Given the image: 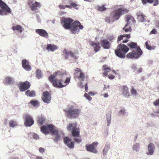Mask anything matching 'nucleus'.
<instances>
[{
  "label": "nucleus",
  "mask_w": 159,
  "mask_h": 159,
  "mask_svg": "<svg viewBox=\"0 0 159 159\" xmlns=\"http://www.w3.org/2000/svg\"><path fill=\"white\" fill-rule=\"evenodd\" d=\"M138 19L141 22L146 21V17L145 15L141 12H138L136 14Z\"/></svg>",
  "instance_id": "26"
},
{
  "label": "nucleus",
  "mask_w": 159,
  "mask_h": 159,
  "mask_svg": "<svg viewBox=\"0 0 159 159\" xmlns=\"http://www.w3.org/2000/svg\"><path fill=\"white\" fill-rule=\"evenodd\" d=\"M129 50V48L126 45L120 43L117 47V49L115 50L116 55L121 58H124L125 54Z\"/></svg>",
  "instance_id": "3"
},
{
  "label": "nucleus",
  "mask_w": 159,
  "mask_h": 159,
  "mask_svg": "<svg viewBox=\"0 0 159 159\" xmlns=\"http://www.w3.org/2000/svg\"><path fill=\"white\" fill-rule=\"evenodd\" d=\"M139 148V145L138 143H136L133 146V149L134 150L137 151Z\"/></svg>",
  "instance_id": "44"
},
{
  "label": "nucleus",
  "mask_w": 159,
  "mask_h": 159,
  "mask_svg": "<svg viewBox=\"0 0 159 159\" xmlns=\"http://www.w3.org/2000/svg\"><path fill=\"white\" fill-rule=\"evenodd\" d=\"M106 8L105 7L104 5L99 6L98 7V10L99 11H104L106 10Z\"/></svg>",
  "instance_id": "43"
},
{
  "label": "nucleus",
  "mask_w": 159,
  "mask_h": 159,
  "mask_svg": "<svg viewBox=\"0 0 159 159\" xmlns=\"http://www.w3.org/2000/svg\"><path fill=\"white\" fill-rule=\"evenodd\" d=\"M25 94L28 96L34 97L35 96V93L34 91L28 90L25 92Z\"/></svg>",
  "instance_id": "31"
},
{
  "label": "nucleus",
  "mask_w": 159,
  "mask_h": 159,
  "mask_svg": "<svg viewBox=\"0 0 159 159\" xmlns=\"http://www.w3.org/2000/svg\"><path fill=\"white\" fill-rule=\"evenodd\" d=\"M59 133V131L58 130V132L57 134H55L54 133H52L51 134L52 135H54L55 136V137H54L53 139L54 142H58V141L60 139V136L58 134Z\"/></svg>",
  "instance_id": "34"
},
{
  "label": "nucleus",
  "mask_w": 159,
  "mask_h": 159,
  "mask_svg": "<svg viewBox=\"0 0 159 159\" xmlns=\"http://www.w3.org/2000/svg\"><path fill=\"white\" fill-rule=\"evenodd\" d=\"M85 91L86 92H88V85H87V83H86V84L85 85Z\"/></svg>",
  "instance_id": "58"
},
{
  "label": "nucleus",
  "mask_w": 159,
  "mask_h": 159,
  "mask_svg": "<svg viewBox=\"0 0 159 159\" xmlns=\"http://www.w3.org/2000/svg\"><path fill=\"white\" fill-rule=\"evenodd\" d=\"M142 68H139L138 70V72H142Z\"/></svg>",
  "instance_id": "61"
},
{
  "label": "nucleus",
  "mask_w": 159,
  "mask_h": 159,
  "mask_svg": "<svg viewBox=\"0 0 159 159\" xmlns=\"http://www.w3.org/2000/svg\"><path fill=\"white\" fill-rule=\"evenodd\" d=\"M35 159H43V157L40 156H36Z\"/></svg>",
  "instance_id": "59"
},
{
  "label": "nucleus",
  "mask_w": 159,
  "mask_h": 159,
  "mask_svg": "<svg viewBox=\"0 0 159 159\" xmlns=\"http://www.w3.org/2000/svg\"><path fill=\"white\" fill-rule=\"evenodd\" d=\"M53 85L58 88H62L64 87L68 84L70 80H50Z\"/></svg>",
  "instance_id": "9"
},
{
  "label": "nucleus",
  "mask_w": 159,
  "mask_h": 159,
  "mask_svg": "<svg viewBox=\"0 0 159 159\" xmlns=\"http://www.w3.org/2000/svg\"><path fill=\"white\" fill-rule=\"evenodd\" d=\"M39 151L41 153H43L45 151V149L43 148H39Z\"/></svg>",
  "instance_id": "55"
},
{
  "label": "nucleus",
  "mask_w": 159,
  "mask_h": 159,
  "mask_svg": "<svg viewBox=\"0 0 159 159\" xmlns=\"http://www.w3.org/2000/svg\"><path fill=\"white\" fill-rule=\"evenodd\" d=\"M11 79H12V78L10 77H7L6 78V80H11Z\"/></svg>",
  "instance_id": "62"
},
{
  "label": "nucleus",
  "mask_w": 159,
  "mask_h": 159,
  "mask_svg": "<svg viewBox=\"0 0 159 159\" xmlns=\"http://www.w3.org/2000/svg\"><path fill=\"white\" fill-rule=\"evenodd\" d=\"M90 44L93 47L95 52H97L100 50L101 47L99 43H96L93 41H92L90 42Z\"/></svg>",
  "instance_id": "23"
},
{
  "label": "nucleus",
  "mask_w": 159,
  "mask_h": 159,
  "mask_svg": "<svg viewBox=\"0 0 159 159\" xmlns=\"http://www.w3.org/2000/svg\"><path fill=\"white\" fill-rule=\"evenodd\" d=\"M12 80H6L4 82V84H10Z\"/></svg>",
  "instance_id": "50"
},
{
  "label": "nucleus",
  "mask_w": 159,
  "mask_h": 159,
  "mask_svg": "<svg viewBox=\"0 0 159 159\" xmlns=\"http://www.w3.org/2000/svg\"><path fill=\"white\" fill-rule=\"evenodd\" d=\"M121 90L122 94L125 96H129L128 88L126 86H123L121 87Z\"/></svg>",
  "instance_id": "29"
},
{
  "label": "nucleus",
  "mask_w": 159,
  "mask_h": 159,
  "mask_svg": "<svg viewBox=\"0 0 159 159\" xmlns=\"http://www.w3.org/2000/svg\"><path fill=\"white\" fill-rule=\"evenodd\" d=\"M76 122L69 123L67 127V129L69 131H71V134L73 137H79L80 129L77 127Z\"/></svg>",
  "instance_id": "4"
},
{
  "label": "nucleus",
  "mask_w": 159,
  "mask_h": 159,
  "mask_svg": "<svg viewBox=\"0 0 159 159\" xmlns=\"http://www.w3.org/2000/svg\"><path fill=\"white\" fill-rule=\"evenodd\" d=\"M129 11L128 9L124 7L119 8L113 12L112 17L114 20H117L121 16L128 13Z\"/></svg>",
  "instance_id": "6"
},
{
  "label": "nucleus",
  "mask_w": 159,
  "mask_h": 159,
  "mask_svg": "<svg viewBox=\"0 0 159 159\" xmlns=\"http://www.w3.org/2000/svg\"><path fill=\"white\" fill-rule=\"evenodd\" d=\"M58 47L57 46L54 44H47V47H46V49L48 51H50L52 52L54 51Z\"/></svg>",
  "instance_id": "27"
},
{
  "label": "nucleus",
  "mask_w": 159,
  "mask_h": 159,
  "mask_svg": "<svg viewBox=\"0 0 159 159\" xmlns=\"http://www.w3.org/2000/svg\"><path fill=\"white\" fill-rule=\"evenodd\" d=\"M41 6L40 3L35 2L34 3L32 4L30 7L32 11H34L37 10L38 8L40 7Z\"/></svg>",
  "instance_id": "24"
},
{
  "label": "nucleus",
  "mask_w": 159,
  "mask_h": 159,
  "mask_svg": "<svg viewBox=\"0 0 159 159\" xmlns=\"http://www.w3.org/2000/svg\"><path fill=\"white\" fill-rule=\"evenodd\" d=\"M30 86V84L28 81H26L24 82H20L18 84V86L20 90L23 92L28 89Z\"/></svg>",
  "instance_id": "12"
},
{
  "label": "nucleus",
  "mask_w": 159,
  "mask_h": 159,
  "mask_svg": "<svg viewBox=\"0 0 159 159\" xmlns=\"http://www.w3.org/2000/svg\"><path fill=\"white\" fill-rule=\"evenodd\" d=\"M108 95L107 93H105L104 94V97L105 98L107 97H108Z\"/></svg>",
  "instance_id": "63"
},
{
  "label": "nucleus",
  "mask_w": 159,
  "mask_h": 159,
  "mask_svg": "<svg viewBox=\"0 0 159 159\" xmlns=\"http://www.w3.org/2000/svg\"><path fill=\"white\" fill-rule=\"evenodd\" d=\"M98 145V143L97 142H93L91 144H87L85 146L86 150L89 152L97 153L98 151L96 148Z\"/></svg>",
  "instance_id": "10"
},
{
  "label": "nucleus",
  "mask_w": 159,
  "mask_h": 159,
  "mask_svg": "<svg viewBox=\"0 0 159 159\" xmlns=\"http://www.w3.org/2000/svg\"><path fill=\"white\" fill-rule=\"evenodd\" d=\"M100 42L102 46L104 49H108L110 48V43L106 39L102 40Z\"/></svg>",
  "instance_id": "19"
},
{
  "label": "nucleus",
  "mask_w": 159,
  "mask_h": 159,
  "mask_svg": "<svg viewBox=\"0 0 159 159\" xmlns=\"http://www.w3.org/2000/svg\"><path fill=\"white\" fill-rule=\"evenodd\" d=\"M64 142L65 144L70 148H74V143L71 141V139L68 137H64L63 138Z\"/></svg>",
  "instance_id": "14"
},
{
  "label": "nucleus",
  "mask_w": 159,
  "mask_h": 159,
  "mask_svg": "<svg viewBox=\"0 0 159 159\" xmlns=\"http://www.w3.org/2000/svg\"><path fill=\"white\" fill-rule=\"evenodd\" d=\"M151 34H156L157 33V31L156 29H153L151 32Z\"/></svg>",
  "instance_id": "54"
},
{
  "label": "nucleus",
  "mask_w": 159,
  "mask_h": 159,
  "mask_svg": "<svg viewBox=\"0 0 159 159\" xmlns=\"http://www.w3.org/2000/svg\"><path fill=\"white\" fill-rule=\"evenodd\" d=\"M109 88V86L108 85L107 86L106 85H104V89H107V88Z\"/></svg>",
  "instance_id": "60"
},
{
  "label": "nucleus",
  "mask_w": 159,
  "mask_h": 159,
  "mask_svg": "<svg viewBox=\"0 0 159 159\" xmlns=\"http://www.w3.org/2000/svg\"><path fill=\"white\" fill-rule=\"evenodd\" d=\"M148 152H147L148 155H152L153 153L155 147L154 145L152 143H150L148 145Z\"/></svg>",
  "instance_id": "21"
},
{
  "label": "nucleus",
  "mask_w": 159,
  "mask_h": 159,
  "mask_svg": "<svg viewBox=\"0 0 159 159\" xmlns=\"http://www.w3.org/2000/svg\"><path fill=\"white\" fill-rule=\"evenodd\" d=\"M11 29L13 31L16 30L20 33H21L23 30L22 27L20 25L14 26L12 27Z\"/></svg>",
  "instance_id": "30"
},
{
  "label": "nucleus",
  "mask_w": 159,
  "mask_h": 159,
  "mask_svg": "<svg viewBox=\"0 0 159 159\" xmlns=\"http://www.w3.org/2000/svg\"><path fill=\"white\" fill-rule=\"evenodd\" d=\"M84 96L87 99H88L89 101H90L92 99L91 97L89 95V94H87V93H85L84 94Z\"/></svg>",
  "instance_id": "48"
},
{
  "label": "nucleus",
  "mask_w": 159,
  "mask_h": 159,
  "mask_svg": "<svg viewBox=\"0 0 159 159\" xmlns=\"http://www.w3.org/2000/svg\"><path fill=\"white\" fill-rule=\"evenodd\" d=\"M131 94L134 95H136L137 94L136 91L133 87L131 89Z\"/></svg>",
  "instance_id": "46"
},
{
  "label": "nucleus",
  "mask_w": 159,
  "mask_h": 159,
  "mask_svg": "<svg viewBox=\"0 0 159 159\" xmlns=\"http://www.w3.org/2000/svg\"><path fill=\"white\" fill-rule=\"evenodd\" d=\"M36 77L38 79H40L42 78V74L41 70L39 69H38L36 72Z\"/></svg>",
  "instance_id": "35"
},
{
  "label": "nucleus",
  "mask_w": 159,
  "mask_h": 159,
  "mask_svg": "<svg viewBox=\"0 0 159 159\" xmlns=\"http://www.w3.org/2000/svg\"><path fill=\"white\" fill-rule=\"evenodd\" d=\"M153 105L156 106H159V98L153 102Z\"/></svg>",
  "instance_id": "49"
},
{
  "label": "nucleus",
  "mask_w": 159,
  "mask_h": 159,
  "mask_svg": "<svg viewBox=\"0 0 159 159\" xmlns=\"http://www.w3.org/2000/svg\"><path fill=\"white\" fill-rule=\"evenodd\" d=\"M9 125L10 127H14L17 125L16 122L13 120H11L9 122Z\"/></svg>",
  "instance_id": "37"
},
{
  "label": "nucleus",
  "mask_w": 159,
  "mask_h": 159,
  "mask_svg": "<svg viewBox=\"0 0 159 159\" xmlns=\"http://www.w3.org/2000/svg\"><path fill=\"white\" fill-rule=\"evenodd\" d=\"M33 137L34 139H39V136L36 134H34L33 135Z\"/></svg>",
  "instance_id": "52"
},
{
  "label": "nucleus",
  "mask_w": 159,
  "mask_h": 159,
  "mask_svg": "<svg viewBox=\"0 0 159 159\" xmlns=\"http://www.w3.org/2000/svg\"><path fill=\"white\" fill-rule=\"evenodd\" d=\"M142 2L143 4H146L148 2L150 3L152 2L151 0H142Z\"/></svg>",
  "instance_id": "51"
},
{
  "label": "nucleus",
  "mask_w": 159,
  "mask_h": 159,
  "mask_svg": "<svg viewBox=\"0 0 159 159\" xmlns=\"http://www.w3.org/2000/svg\"><path fill=\"white\" fill-rule=\"evenodd\" d=\"M42 99L45 103H49L51 100V97L50 94L47 91L44 92L43 93Z\"/></svg>",
  "instance_id": "15"
},
{
  "label": "nucleus",
  "mask_w": 159,
  "mask_h": 159,
  "mask_svg": "<svg viewBox=\"0 0 159 159\" xmlns=\"http://www.w3.org/2000/svg\"><path fill=\"white\" fill-rule=\"evenodd\" d=\"M116 74V71L114 70H112L111 74L108 75V78L110 79H113L115 77V75Z\"/></svg>",
  "instance_id": "36"
},
{
  "label": "nucleus",
  "mask_w": 159,
  "mask_h": 159,
  "mask_svg": "<svg viewBox=\"0 0 159 159\" xmlns=\"http://www.w3.org/2000/svg\"><path fill=\"white\" fill-rule=\"evenodd\" d=\"M105 20L106 22H107L108 23H110V17H106V18H105Z\"/></svg>",
  "instance_id": "57"
},
{
  "label": "nucleus",
  "mask_w": 159,
  "mask_h": 159,
  "mask_svg": "<svg viewBox=\"0 0 159 159\" xmlns=\"http://www.w3.org/2000/svg\"><path fill=\"white\" fill-rule=\"evenodd\" d=\"M41 131L45 134H48L50 133L51 134L54 133L57 134L58 129L55 128L54 126L52 125H48L47 126H43L41 127Z\"/></svg>",
  "instance_id": "5"
},
{
  "label": "nucleus",
  "mask_w": 159,
  "mask_h": 159,
  "mask_svg": "<svg viewBox=\"0 0 159 159\" xmlns=\"http://www.w3.org/2000/svg\"><path fill=\"white\" fill-rule=\"evenodd\" d=\"M66 6H67V5L64 6L63 5H59V7L61 9H64L65 8H67Z\"/></svg>",
  "instance_id": "53"
},
{
  "label": "nucleus",
  "mask_w": 159,
  "mask_h": 159,
  "mask_svg": "<svg viewBox=\"0 0 159 159\" xmlns=\"http://www.w3.org/2000/svg\"><path fill=\"white\" fill-rule=\"evenodd\" d=\"M79 138H74V140L76 142L79 143L81 142L82 141V140L80 138V135L79 136V137H78Z\"/></svg>",
  "instance_id": "47"
},
{
  "label": "nucleus",
  "mask_w": 159,
  "mask_h": 159,
  "mask_svg": "<svg viewBox=\"0 0 159 159\" xmlns=\"http://www.w3.org/2000/svg\"><path fill=\"white\" fill-rule=\"evenodd\" d=\"M78 6V5L75 3L71 2L70 5H67L66 7L69 8H75Z\"/></svg>",
  "instance_id": "42"
},
{
  "label": "nucleus",
  "mask_w": 159,
  "mask_h": 159,
  "mask_svg": "<svg viewBox=\"0 0 159 159\" xmlns=\"http://www.w3.org/2000/svg\"><path fill=\"white\" fill-rule=\"evenodd\" d=\"M128 45L130 48H135V50H133L132 52H129L127 56V58H129L138 59L143 53L142 50L139 46H138L136 43L132 42L129 43Z\"/></svg>",
  "instance_id": "2"
},
{
  "label": "nucleus",
  "mask_w": 159,
  "mask_h": 159,
  "mask_svg": "<svg viewBox=\"0 0 159 159\" xmlns=\"http://www.w3.org/2000/svg\"><path fill=\"white\" fill-rule=\"evenodd\" d=\"M129 24L127 23L125 26L123 28V30L126 32H128V31L130 32L132 30Z\"/></svg>",
  "instance_id": "33"
},
{
  "label": "nucleus",
  "mask_w": 159,
  "mask_h": 159,
  "mask_svg": "<svg viewBox=\"0 0 159 159\" xmlns=\"http://www.w3.org/2000/svg\"><path fill=\"white\" fill-rule=\"evenodd\" d=\"M130 37V34L120 35L118 37L117 42L119 43V41L122 39L123 43H127L129 41V39Z\"/></svg>",
  "instance_id": "16"
},
{
  "label": "nucleus",
  "mask_w": 159,
  "mask_h": 159,
  "mask_svg": "<svg viewBox=\"0 0 159 159\" xmlns=\"http://www.w3.org/2000/svg\"><path fill=\"white\" fill-rule=\"evenodd\" d=\"M110 145L108 143H106L105 146L103 150V152L104 154H106L107 152L110 148Z\"/></svg>",
  "instance_id": "39"
},
{
  "label": "nucleus",
  "mask_w": 159,
  "mask_h": 159,
  "mask_svg": "<svg viewBox=\"0 0 159 159\" xmlns=\"http://www.w3.org/2000/svg\"><path fill=\"white\" fill-rule=\"evenodd\" d=\"M125 111L123 110V109H122V110H120L119 111V113L120 114H122V115H124L125 114Z\"/></svg>",
  "instance_id": "56"
},
{
  "label": "nucleus",
  "mask_w": 159,
  "mask_h": 159,
  "mask_svg": "<svg viewBox=\"0 0 159 159\" xmlns=\"http://www.w3.org/2000/svg\"><path fill=\"white\" fill-rule=\"evenodd\" d=\"M152 2L150 3H153L154 6H157L159 4L158 0H151Z\"/></svg>",
  "instance_id": "45"
},
{
  "label": "nucleus",
  "mask_w": 159,
  "mask_h": 159,
  "mask_svg": "<svg viewBox=\"0 0 159 159\" xmlns=\"http://www.w3.org/2000/svg\"><path fill=\"white\" fill-rule=\"evenodd\" d=\"M22 65L23 68L26 70L30 71L31 70V67L29 65L28 61L26 59L22 60Z\"/></svg>",
  "instance_id": "18"
},
{
  "label": "nucleus",
  "mask_w": 159,
  "mask_h": 159,
  "mask_svg": "<svg viewBox=\"0 0 159 159\" xmlns=\"http://www.w3.org/2000/svg\"><path fill=\"white\" fill-rule=\"evenodd\" d=\"M67 116L70 118H74L78 116L80 111L78 109H74L72 107L69 108L67 110H65Z\"/></svg>",
  "instance_id": "7"
},
{
  "label": "nucleus",
  "mask_w": 159,
  "mask_h": 159,
  "mask_svg": "<svg viewBox=\"0 0 159 159\" xmlns=\"http://www.w3.org/2000/svg\"><path fill=\"white\" fill-rule=\"evenodd\" d=\"M63 53L64 54L65 58L66 59H68L69 56L74 58L75 57L74 53L71 51H67L66 50L64 49L63 51Z\"/></svg>",
  "instance_id": "20"
},
{
  "label": "nucleus",
  "mask_w": 159,
  "mask_h": 159,
  "mask_svg": "<svg viewBox=\"0 0 159 159\" xmlns=\"http://www.w3.org/2000/svg\"><path fill=\"white\" fill-rule=\"evenodd\" d=\"M30 103L31 105L34 107H36L39 104V103L38 101L36 100H32L30 102Z\"/></svg>",
  "instance_id": "40"
},
{
  "label": "nucleus",
  "mask_w": 159,
  "mask_h": 159,
  "mask_svg": "<svg viewBox=\"0 0 159 159\" xmlns=\"http://www.w3.org/2000/svg\"><path fill=\"white\" fill-rule=\"evenodd\" d=\"M106 116L107 125H109L111 121V113H108L107 114Z\"/></svg>",
  "instance_id": "41"
},
{
  "label": "nucleus",
  "mask_w": 159,
  "mask_h": 159,
  "mask_svg": "<svg viewBox=\"0 0 159 159\" xmlns=\"http://www.w3.org/2000/svg\"><path fill=\"white\" fill-rule=\"evenodd\" d=\"M25 120L24 125L26 126H30L34 123L32 117L29 115H25L23 117Z\"/></svg>",
  "instance_id": "11"
},
{
  "label": "nucleus",
  "mask_w": 159,
  "mask_h": 159,
  "mask_svg": "<svg viewBox=\"0 0 159 159\" xmlns=\"http://www.w3.org/2000/svg\"><path fill=\"white\" fill-rule=\"evenodd\" d=\"M37 121L38 125H41L45 121V119L43 117H39L38 118Z\"/></svg>",
  "instance_id": "32"
},
{
  "label": "nucleus",
  "mask_w": 159,
  "mask_h": 159,
  "mask_svg": "<svg viewBox=\"0 0 159 159\" xmlns=\"http://www.w3.org/2000/svg\"><path fill=\"white\" fill-rule=\"evenodd\" d=\"M0 7L2 9L0 10L1 15H6L11 12L10 8L2 0H0Z\"/></svg>",
  "instance_id": "8"
},
{
  "label": "nucleus",
  "mask_w": 159,
  "mask_h": 159,
  "mask_svg": "<svg viewBox=\"0 0 159 159\" xmlns=\"http://www.w3.org/2000/svg\"><path fill=\"white\" fill-rule=\"evenodd\" d=\"M156 27L157 28H159V22L157 23L156 24Z\"/></svg>",
  "instance_id": "64"
},
{
  "label": "nucleus",
  "mask_w": 159,
  "mask_h": 159,
  "mask_svg": "<svg viewBox=\"0 0 159 159\" xmlns=\"http://www.w3.org/2000/svg\"><path fill=\"white\" fill-rule=\"evenodd\" d=\"M150 43V42L149 41H147L145 43V46H146V48L149 50H151L154 49V48L149 45V43Z\"/></svg>",
  "instance_id": "38"
},
{
  "label": "nucleus",
  "mask_w": 159,
  "mask_h": 159,
  "mask_svg": "<svg viewBox=\"0 0 159 159\" xmlns=\"http://www.w3.org/2000/svg\"><path fill=\"white\" fill-rule=\"evenodd\" d=\"M64 73L61 71H58L54 72L49 77V80H54L58 76H62Z\"/></svg>",
  "instance_id": "22"
},
{
  "label": "nucleus",
  "mask_w": 159,
  "mask_h": 159,
  "mask_svg": "<svg viewBox=\"0 0 159 159\" xmlns=\"http://www.w3.org/2000/svg\"><path fill=\"white\" fill-rule=\"evenodd\" d=\"M73 21V20L70 18L63 17L61 20V24L65 29L70 30L74 34H78L80 30H82L84 27L78 21Z\"/></svg>",
  "instance_id": "1"
},
{
  "label": "nucleus",
  "mask_w": 159,
  "mask_h": 159,
  "mask_svg": "<svg viewBox=\"0 0 159 159\" xmlns=\"http://www.w3.org/2000/svg\"><path fill=\"white\" fill-rule=\"evenodd\" d=\"M102 69L104 70L103 74L104 76H107L108 75V73L111 71L110 67L106 65L102 66Z\"/></svg>",
  "instance_id": "25"
},
{
  "label": "nucleus",
  "mask_w": 159,
  "mask_h": 159,
  "mask_svg": "<svg viewBox=\"0 0 159 159\" xmlns=\"http://www.w3.org/2000/svg\"><path fill=\"white\" fill-rule=\"evenodd\" d=\"M35 31L37 34L41 37L45 38H47L48 37V33L44 30L38 29L35 30Z\"/></svg>",
  "instance_id": "17"
},
{
  "label": "nucleus",
  "mask_w": 159,
  "mask_h": 159,
  "mask_svg": "<svg viewBox=\"0 0 159 159\" xmlns=\"http://www.w3.org/2000/svg\"><path fill=\"white\" fill-rule=\"evenodd\" d=\"M126 21L127 23L130 24L131 23H134L135 21L133 16L131 15H127L126 17Z\"/></svg>",
  "instance_id": "28"
},
{
  "label": "nucleus",
  "mask_w": 159,
  "mask_h": 159,
  "mask_svg": "<svg viewBox=\"0 0 159 159\" xmlns=\"http://www.w3.org/2000/svg\"><path fill=\"white\" fill-rule=\"evenodd\" d=\"M74 73V76L79 79H84V75L80 68H76L75 70Z\"/></svg>",
  "instance_id": "13"
}]
</instances>
